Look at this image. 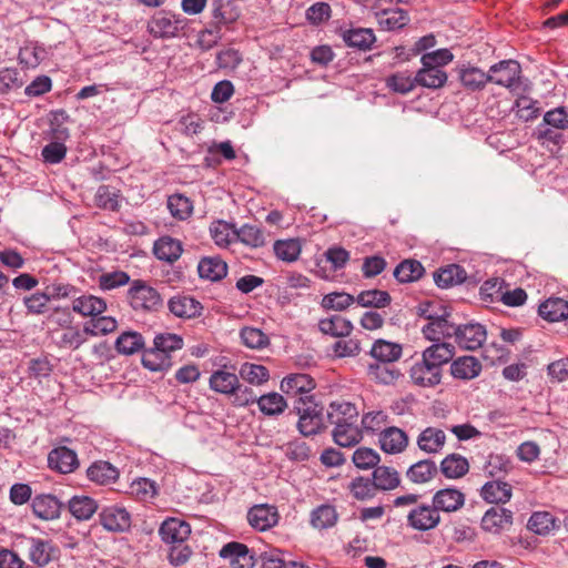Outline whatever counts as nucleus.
Returning <instances> with one entry per match:
<instances>
[{
  "instance_id": "f257e3e1",
  "label": "nucleus",
  "mask_w": 568,
  "mask_h": 568,
  "mask_svg": "<svg viewBox=\"0 0 568 568\" xmlns=\"http://www.w3.org/2000/svg\"><path fill=\"white\" fill-rule=\"evenodd\" d=\"M183 337L175 333H159L153 346L142 353L141 363L150 372H165L173 365L172 353L182 349Z\"/></svg>"
},
{
  "instance_id": "f03ea898",
  "label": "nucleus",
  "mask_w": 568,
  "mask_h": 568,
  "mask_svg": "<svg viewBox=\"0 0 568 568\" xmlns=\"http://www.w3.org/2000/svg\"><path fill=\"white\" fill-rule=\"evenodd\" d=\"M520 64L515 60H504L488 70V82H493L509 90L517 97L515 106H531L526 104V97L523 94L528 91V84L521 79Z\"/></svg>"
},
{
  "instance_id": "7ed1b4c3",
  "label": "nucleus",
  "mask_w": 568,
  "mask_h": 568,
  "mask_svg": "<svg viewBox=\"0 0 568 568\" xmlns=\"http://www.w3.org/2000/svg\"><path fill=\"white\" fill-rule=\"evenodd\" d=\"M323 408L314 400L313 396H302L295 400L290 415L298 417L296 426L303 436H311L326 428Z\"/></svg>"
},
{
  "instance_id": "20e7f679",
  "label": "nucleus",
  "mask_w": 568,
  "mask_h": 568,
  "mask_svg": "<svg viewBox=\"0 0 568 568\" xmlns=\"http://www.w3.org/2000/svg\"><path fill=\"white\" fill-rule=\"evenodd\" d=\"M128 301L134 311H158L163 300L160 293L142 280H134L128 291Z\"/></svg>"
},
{
  "instance_id": "39448f33",
  "label": "nucleus",
  "mask_w": 568,
  "mask_h": 568,
  "mask_svg": "<svg viewBox=\"0 0 568 568\" xmlns=\"http://www.w3.org/2000/svg\"><path fill=\"white\" fill-rule=\"evenodd\" d=\"M187 20L181 14L160 11L148 23L149 32L158 39H170L186 27Z\"/></svg>"
},
{
  "instance_id": "423d86ee",
  "label": "nucleus",
  "mask_w": 568,
  "mask_h": 568,
  "mask_svg": "<svg viewBox=\"0 0 568 568\" xmlns=\"http://www.w3.org/2000/svg\"><path fill=\"white\" fill-rule=\"evenodd\" d=\"M440 521L442 517L432 504L417 505L407 514V525L417 531L435 529Z\"/></svg>"
},
{
  "instance_id": "0eeeda50",
  "label": "nucleus",
  "mask_w": 568,
  "mask_h": 568,
  "mask_svg": "<svg viewBox=\"0 0 568 568\" xmlns=\"http://www.w3.org/2000/svg\"><path fill=\"white\" fill-rule=\"evenodd\" d=\"M28 556L32 564L44 567L54 560L59 555V548L51 539L27 537Z\"/></svg>"
},
{
  "instance_id": "6e6552de",
  "label": "nucleus",
  "mask_w": 568,
  "mask_h": 568,
  "mask_svg": "<svg viewBox=\"0 0 568 568\" xmlns=\"http://www.w3.org/2000/svg\"><path fill=\"white\" fill-rule=\"evenodd\" d=\"M454 338L460 348L476 351L480 348L486 341L487 332L485 326L479 323H467L456 326Z\"/></svg>"
},
{
  "instance_id": "1a4fd4ad",
  "label": "nucleus",
  "mask_w": 568,
  "mask_h": 568,
  "mask_svg": "<svg viewBox=\"0 0 568 568\" xmlns=\"http://www.w3.org/2000/svg\"><path fill=\"white\" fill-rule=\"evenodd\" d=\"M449 317V312L442 308V313L423 326L424 337L434 343H443L442 339L454 337L457 325L450 322Z\"/></svg>"
},
{
  "instance_id": "9d476101",
  "label": "nucleus",
  "mask_w": 568,
  "mask_h": 568,
  "mask_svg": "<svg viewBox=\"0 0 568 568\" xmlns=\"http://www.w3.org/2000/svg\"><path fill=\"white\" fill-rule=\"evenodd\" d=\"M221 558L229 561L232 568H254L255 557L245 544L231 541L225 544L219 551Z\"/></svg>"
},
{
  "instance_id": "9b49d317",
  "label": "nucleus",
  "mask_w": 568,
  "mask_h": 568,
  "mask_svg": "<svg viewBox=\"0 0 568 568\" xmlns=\"http://www.w3.org/2000/svg\"><path fill=\"white\" fill-rule=\"evenodd\" d=\"M465 494L454 487H446L437 490L432 498V505L440 515L456 513L465 505Z\"/></svg>"
},
{
  "instance_id": "f8f14e48",
  "label": "nucleus",
  "mask_w": 568,
  "mask_h": 568,
  "mask_svg": "<svg viewBox=\"0 0 568 568\" xmlns=\"http://www.w3.org/2000/svg\"><path fill=\"white\" fill-rule=\"evenodd\" d=\"M100 523L108 531L124 532L131 527V515L124 507L110 505L102 508Z\"/></svg>"
},
{
  "instance_id": "ddd939ff",
  "label": "nucleus",
  "mask_w": 568,
  "mask_h": 568,
  "mask_svg": "<svg viewBox=\"0 0 568 568\" xmlns=\"http://www.w3.org/2000/svg\"><path fill=\"white\" fill-rule=\"evenodd\" d=\"M191 534V526L175 517L166 518L159 528L161 540L166 545L185 542Z\"/></svg>"
},
{
  "instance_id": "4468645a",
  "label": "nucleus",
  "mask_w": 568,
  "mask_h": 568,
  "mask_svg": "<svg viewBox=\"0 0 568 568\" xmlns=\"http://www.w3.org/2000/svg\"><path fill=\"white\" fill-rule=\"evenodd\" d=\"M412 382L420 387H435L440 384L443 372L423 357L409 369Z\"/></svg>"
},
{
  "instance_id": "2eb2a0df",
  "label": "nucleus",
  "mask_w": 568,
  "mask_h": 568,
  "mask_svg": "<svg viewBox=\"0 0 568 568\" xmlns=\"http://www.w3.org/2000/svg\"><path fill=\"white\" fill-rule=\"evenodd\" d=\"M48 465L52 470L60 474H71L79 467L80 463L73 449L67 446H58L48 454Z\"/></svg>"
},
{
  "instance_id": "dca6fc26",
  "label": "nucleus",
  "mask_w": 568,
  "mask_h": 568,
  "mask_svg": "<svg viewBox=\"0 0 568 568\" xmlns=\"http://www.w3.org/2000/svg\"><path fill=\"white\" fill-rule=\"evenodd\" d=\"M72 121L63 109L52 110L49 113L48 128L43 131L44 140L68 141Z\"/></svg>"
},
{
  "instance_id": "f3484780",
  "label": "nucleus",
  "mask_w": 568,
  "mask_h": 568,
  "mask_svg": "<svg viewBox=\"0 0 568 568\" xmlns=\"http://www.w3.org/2000/svg\"><path fill=\"white\" fill-rule=\"evenodd\" d=\"M31 507L36 517L49 521L60 517L62 503L54 495L39 494L32 498Z\"/></svg>"
},
{
  "instance_id": "a211bd4d",
  "label": "nucleus",
  "mask_w": 568,
  "mask_h": 568,
  "mask_svg": "<svg viewBox=\"0 0 568 568\" xmlns=\"http://www.w3.org/2000/svg\"><path fill=\"white\" fill-rule=\"evenodd\" d=\"M247 521L254 529L265 531L277 524V509L267 504L254 505L247 511Z\"/></svg>"
},
{
  "instance_id": "6ab92c4d",
  "label": "nucleus",
  "mask_w": 568,
  "mask_h": 568,
  "mask_svg": "<svg viewBox=\"0 0 568 568\" xmlns=\"http://www.w3.org/2000/svg\"><path fill=\"white\" fill-rule=\"evenodd\" d=\"M315 383L307 374H292L286 376V407L302 396H312L310 393L314 389Z\"/></svg>"
},
{
  "instance_id": "aec40b11",
  "label": "nucleus",
  "mask_w": 568,
  "mask_h": 568,
  "mask_svg": "<svg viewBox=\"0 0 568 568\" xmlns=\"http://www.w3.org/2000/svg\"><path fill=\"white\" fill-rule=\"evenodd\" d=\"M513 525V513L506 508L493 507L481 518V527L485 531L499 534Z\"/></svg>"
},
{
  "instance_id": "412c9836",
  "label": "nucleus",
  "mask_w": 568,
  "mask_h": 568,
  "mask_svg": "<svg viewBox=\"0 0 568 568\" xmlns=\"http://www.w3.org/2000/svg\"><path fill=\"white\" fill-rule=\"evenodd\" d=\"M87 477L97 485L106 486L118 481L120 471L106 460H95L88 467Z\"/></svg>"
},
{
  "instance_id": "4be33fe9",
  "label": "nucleus",
  "mask_w": 568,
  "mask_h": 568,
  "mask_svg": "<svg viewBox=\"0 0 568 568\" xmlns=\"http://www.w3.org/2000/svg\"><path fill=\"white\" fill-rule=\"evenodd\" d=\"M381 448L388 454H399L408 445L407 434L395 426H388L379 433Z\"/></svg>"
},
{
  "instance_id": "5701e85b",
  "label": "nucleus",
  "mask_w": 568,
  "mask_h": 568,
  "mask_svg": "<svg viewBox=\"0 0 568 568\" xmlns=\"http://www.w3.org/2000/svg\"><path fill=\"white\" fill-rule=\"evenodd\" d=\"M358 410L349 402H333L329 404L326 413V419L331 425L354 424L357 423Z\"/></svg>"
},
{
  "instance_id": "b1692460",
  "label": "nucleus",
  "mask_w": 568,
  "mask_h": 568,
  "mask_svg": "<svg viewBox=\"0 0 568 568\" xmlns=\"http://www.w3.org/2000/svg\"><path fill=\"white\" fill-rule=\"evenodd\" d=\"M339 36L346 45L362 51L369 50L376 40L373 30L367 28L341 29Z\"/></svg>"
},
{
  "instance_id": "393cba45",
  "label": "nucleus",
  "mask_w": 568,
  "mask_h": 568,
  "mask_svg": "<svg viewBox=\"0 0 568 568\" xmlns=\"http://www.w3.org/2000/svg\"><path fill=\"white\" fill-rule=\"evenodd\" d=\"M239 376L235 373L221 368L211 374L209 387L217 394L231 396L239 388Z\"/></svg>"
},
{
  "instance_id": "a878e982",
  "label": "nucleus",
  "mask_w": 568,
  "mask_h": 568,
  "mask_svg": "<svg viewBox=\"0 0 568 568\" xmlns=\"http://www.w3.org/2000/svg\"><path fill=\"white\" fill-rule=\"evenodd\" d=\"M170 312L176 317L191 318L201 314L202 305L194 297L175 295L168 303Z\"/></svg>"
},
{
  "instance_id": "bb28decb",
  "label": "nucleus",
  "mask_w": 568,
  "mask_h": 568,
  "mask_svg": "<svg viewBox=\"0 0 568 568\" xmlns=\"http://www.w3.org/2000/svg\"><path fill=\"white\" fill-rule=\"evenodd\" d=\"M446 443V434L437 427H427L417 437V446L427 454L442 452Z\"/></svg>"
},
{
  "instance_id": "cd10ccee",
  "label": "nucleus",
  "mask_w": 568,
  "mask_h": 568,
  "mask_svg": "<svg viewBox=\"0 0 568 568\" xmlns=\"http://www.w3.org/2000/svg\"><path fill=\"white\" fill-rule=\"evenodd\" d=\"M182 243L171 236H162L154 242L153 253L160 261L173 263L182 255Z\"/></svg>"
},
{
  "instance_id": "c85d7f7f",
  "label": "nucleus",
  "mask_w": 568,
  "mask_h": 568,
  "mask_svg": "<svg viewBox=\"0 0 568 568\" xmlns=\"http://www.w3.org/2000/svg\"><path fill=\"white\" fill-rule=\"evenodd\" d=\"M197 272L201 278L216 282L226 276L227 265L219 256H205L199 262Z\"/></svg>"
},
{
  "instance_id": "c756f323",
  "label": "nucleus",
  "mask_w": 568,
  "mask_h": 568,
  "mask_svg": "<svg viewBox=\"0 0 568 568\" xmlns=\"http://www.w3.org/2000/svg\"><path fill=\"white\" fill-rule=\"evenodd\" d=\"M71 515L80 521L89 520L98 510V503L87 495H75L68 501Z\"/></svg>"
},
{
  "instance_id": "7c9ffc66",
  "label": "nucleus",
  "mask_w": 568,
  "mask_h": 568,
  "mask_svg": "<svg viewBox=\"0 0 568 568\" xmlns=\"http://www.w3.org/2000/svg\"><path fill=\"white\" fill-rule=\"evenodd\" d=\"M481 372L480 362L474 356H462L453 361L450 374L453 377L464 381L476 378Z\"/></svg>"
},
{
  "instance_id": "2f4dec72",
  "label": "nucleus",
  "mask_w": 568,
  "mask_h": 568,
  "mask_svg": "<svg viewBox=\"0 0 568 568\" xmlns=\"http://www.w3.org/2000/svg\"><path fill=\"white\" fill-rule=\"evenodd\" d=\"M455 355V347L449 343H434L422 353V357L443 372V366Z\"/></svg>"
},
{
  "instance_id": "473e14b6",
  "label": "nucleus",
  "mask_w": 568,
  "mask_h": 568,
  "mask_svg": "<svg viewBox=\"0 0 568 568\" xmlns=\"http://www.w3.org/2000/svg\"><path fill=\"white\" fill-rule=\"evenodd\" d=\"M467 278L465 268L458 264H449L434 273V281L440 288L462 284Z\"/></svg>"
},
{
  "instance_id": "72a5a7b5",
  "label": "nucleus",
  "mask_w": 568,
  "mask_h": 568,
  "mask_svg": "<svg viewBox=\"0 0 568 568\" xmlns=\"http://www.w3.org/2000/svg\"><path fill=\"white\" fill-rule=\"evenodd\" d=\"M438 474V467L432 459H422L413 464L406 471V477L414 484H426Z\"/></svg>"
},
{
  "instance_id": "f704fd0d",
  "label": "nucleus",
  "mask_w": 568,
  "mask_h": 568,
  "mask_svg": "<svg viewBox=\"0 0 568 568\" xmlns=\"http://www.w3.org/2000/svg\"><path fill=\"white\" fill-rule=\"evenodd\" d=\"M72 310L82 316H91L93 318L106 310V303L103 298L94 295H81L74 297Z\"/></svg>"
},
{
  "instance_id": "c9c22d12",
  "label": "nucleus",
  "mask_w": 568,
  "mask_h": 568,
  "mask_svg": "<svg viewBox=\"0 0 568 568\" xmlns=\"http://www.w3.org/2000/svg\"><path fill=\"white\" fill-rule=\"evenodd\" d=\"M440 473L448 479L464 477L469 470V463L466 457L453 453L447 455L439 465Z\"/></svg>"
},
{
  "instance_id": "e433bc0d",
  "label": "nucleus",
  "mask_w": 568,
  "mask_h": 568,
  "mask_svg": "<svg viewBox=\"0 0 568 568\" xmlns=\"http://www.w3.org/2000/svg\"><path fill=\"white\" fill-rule=\"evenodd\" d=\"M145 341L141 333L135 331L122 332L115 339L114 347L121 355H133L144 351Z\"/></svg>"
},
{
  "instance_id": "4c0bfd02",
  "label": "nucleus",
  "mask_w": 568,
  "mask_h": 568,
  "mask_svg": "<svg viewBox=\"0 0 568 568\" xmlns=\"http://www.w3.org/2000/svg\"><path fill=\"white\" fill-rule=\"evenodd\" d=\"M538 313L548 322H559L568 317V302L560 297H549L539 305Z\"/></svg>"
},
{
  "instance_id": "58836bf2",
  "label": "nucleus",
  "mask_w": 568,
  "mask_h": 568,
  "mask_svg": "<svg viewBox=\"0 0 568 568\" xmlns=\"http://www.w3.org/2000/svg\"><path fill=\"white\" fill-rule=\"evenodd\" d=\"M403 348L400 344L392 343L385 339H377L372 348L371 356L378 363H394L402 356Z\"/></svg>"
},
{
  "instance_id": "ea45409f",
  "label": "nucleus",
  "mask_w": 568,
  "mask_h": 568,
  "mask_svg": "<svg viewBox=\"0 0 568 568\" xmlns=\"http://www.w3.org/2000/svg\"><path fill=\"white\" fill-rule=\"evenodd\" d=\"M318 328L325 335H331L333 337H346L352 333L353 324L341 315H333L321 320L318 322Z\"/></svg>"
},
{
  "instance_id": "a19ab883",
  "label": "nucleus",
  "mask_w": 568,
  "mask_h": 568,
  "mask_svg": "<svg viewBox=\"0 0 568 568\" xmlns=\"http://www.w3.org/2000/svg\"><path fill=\"white\" fill-rule=\"evenodd\" d=\"M334 426L335 427L332 432V435L335 444H337L338 446L352 447L361 442L362 432L359 430L357 423H346L344 425L336 424Z\"/></svg>"
},
{
  "instance_id": "79ce46f5",
  "label": "nucleus",
  "mask_w": 568,
  "mask_h": 568,
  "mask_svg": "<svg viewBox=\"0 0 568 568\" xmlns=\"http://www.w3.org/2000/svg\"><path fill=\"white\" fill-rule=\"evenodd\" d=\"M481 497L493 504H505L511 498V486L508 483L493 480L481 488Z\"/></svg>"
},
{
  "instance_id": "37998d69",
  "label": "nucleus",
  "mask_w": 568,
  "mask_h": 568,
  "mask_svg": "<svg viewBox=\"0 0 568 568\" xmlns=\"http://www.w3.org/2000/svg\"><path fill=\"white\" fill-rule=\"evenodd\" d=\"M447 73L438 68L422 67L416 72L417 85L428 89H439L447 82Z\"/></svg>"
},
{
  "instance_id": "c03bdc74",
  "label": "nucleus",
  "mask_w": 568,
  "mask_h": 568,
  "mask_svg": "<svg viewBox=\"0 0 568 568\" xmlns=\"http://www.w3.org/2000/svg\"><path fill=\"white\" fill-rule=\"evenodd\" d=\"M372 480L376 490H393L400 484L397 470L387 466L375 467Z\"/></svg>"
},
{
  "instance_id": "a18cd8bd",
  "label": "nucleus",
  "mask_w": 568,
  "mask_h": 568,
  "mask_svg": "<svg viewBox=\"0 0 568 568\" xmlns=\"http://www.w3.org/2000/svg\"><path fill=\"white\" fill-rule=\"evenodd\" d=\"M425 270L420 262L416 260H405L394 270L395 278L400 283H409L419 280Z\"/></svg>"
},
{
  "instance_id": "49530a36",
  "label": "nucleus",
  "mask_w": 568,
  "mask_h": 568,
  "mask_svg": "<svg viewBox=\"0 0 568 568\" xmlns=\"http://www.w3.org/2000/svg\"><path fill=\"white\" fill-rule=\"evenodd\" d=\"M367 374L371 379L389 385L398 379L400 376L399 369L390 366V363H374L367 366Z\"/></svg>"
},
{
  "instance_id": "de8ad7c7",
  "label": "nucleus",
  "mask_w": 568,
  "mask_h": 568,
  "mask_svg": "<svg viewBox=\"0 0 568 568\" xmlns=\"http://www.w3.org/2000/svg\"><path fill=\"white\" fill-rule=\"evenodd\" d=\"M390 301L388 292L382 290L363 291L355 297V302L362 307L382 308L388 306Z\"/></svg>"
},
{
  "instance_id": "09e8293b",
  "label": "nucleus",
  "mask_w": 568,
  "mask_h": 568,
  "mask_svg": "<svg viewBox=\"0 0 568 568\" xmlns=\"http://www.w3.org/2000/svg\"><path fill=\"white\" fill-rule=\"evenodd\" d=\"M377 18L381 28L387 31L402 29L409 21L407 13L402 9L384 10Z\"/></svg>"
},
{
  "instance_id": "8fccbe9b",
  "label": "nucleus",
  "mask_w": 568,
  "mask_h": 568,
  "mask_svg": "<svg viewBox=\"0 0 568 568\" xmlns=\"http://www.w3.org/2000/svg\"><path fill=\"white\" fill-rule=\"evenodd\" d=\"M235 240L250 247H261L265 243V237L260 226L248 223L236 229Z\"/></svg>"
},
{
  "instance_id": "3c124183",
  "label": "nucleus",
  "mask_w": 568,
  "mask_h": 568,
  "mask_svg": "<svg viewBox=\"0 0 568 568\" xmlns=\"http://www.w3.org/2000/svg\"><path fill=\"white\" fill-rule=\"evenodd\" d=\"M527 527L537 535H547L556 529L557 525L555 517L550 513L536 511L530 516Z\"/></svg>"
},
{
  "instance_id": "603ef678",
  "label": "nucleus",
  "mask_w": 568,
  "mask_h": 568,
  "mask_svg": "<svg viewBox=\"0 0 568 568\" xmlns=\"http://www.w3.org/2000/svg\"><path fill=\"white\" fill-rule=\"evenodd\" d=\"M239 375L251 385H261L268 381V369L260 364L243 363L240 366Z\"/></svg>"
},
{
  "instance_id": "864d4df0",
  "label": "nucleus",
  "mask_w": 568,
  "mask_h": 568,
  "mask_svg": "<svg viewBox=\"0 0 568 568\" xmlns=\"http://www.w3.org/2000/svg\"><path fill=\"white\" fill-rule=\"evenodd\" d=\"M168 209L172 216L181 221L189 219L193 212L191 200L180 193H175L169 196Z\"/></svg>"
},
{
  "instance_id": "5fc2aeb1",
  "label": "nucleus",
  "mask_w": 568,
  "mask_h": 568,
  "mask_svg": "<svg viewBox=\"0 0 568 568\" xmlns=\"http://www.w3.org/2000/svg\"><path fill=\"white\" fill-rule=\"evenodd\" d=\"M508 285L503 278L494 277L485 281L479 288L481 302L495 303L500 302L504 288Z\"/></svg>"
},
{
  "instance_id": "6e6d98bb",
  "label": "nucleus",
  "mask_w": 568,
  "mask_h": 568,
  "mask_svg": "<svg viewBox=\"0 0 568 568\" xmlns=\"http://www.w3.org/2000/svg\"><path fill=\"white\" fill-rule=\"evenodd\" d=\"M337 521V513L331 505H322L314 509L311 515V523L317 529H327Z\"/></svg>"
},
{
  "instance_id": "4d7b16f0",
  "label": "nucleus",
  "mask_w": 568,
  "mask_h": 568,
  "mask_svg": "<svg viewBox=\"0 0 568 568\" xmlns=\"http://www.w3.org/2000/svg\"><path fill=\"white\" fill-rule=\"evenodd\" d=\"M235 225L224 221H217L210 227L211 236L219 246L230 245L235 240Z\"/></svg>"
},
{
  "instance_id": "13d9d810",
  "label": "nucleus",
  "mask_w": 568,
  "mask_h": 568,
  "mask_svg": "<svg viewBox=\"0 0 568 568\" xmlns=\"http://www.w3.org/2000/svg\"><path fill=\"white\" fill-rule=\"evenodd\" d=\"M242 343L252 349H262L270 343L268 336L260 328L245 326L240 331Z\"/></svg>"
},
{
  "instance_id": "bf43d9fd",
  "label": "nucleus",
  "mask_w": 568,
  "mask_h": 568,
  "mask_svg": "<svg viewBox=\"0 0 568 568\" xmlns=\"http://www.w3.org/2000/svg\"><path fill=\"white\" fill-rule=\"evenodd\" d=\"M118 322L112 316H94L85 323V332L91 336L106 335L116 329Z\"/></svg>"
},
{
  "instance_id": "052dcab7",
  "label": "nucleus",
  "mask_w": 568,
  "mask_h": 568,
  "mask_svg": "<svg viewBox=\"0 0 568 568\" xmlns=\"http://www.w3.org/2000/svg\"><path fill=\"white\" fill-rule=\"evenodd\" d=\"M49 143L41 150V156L44 163L58 164L63 161L67 155V141L48 140Z\"/></svg>"
},
{
  "instance_id": "680f3d73",
  "label": "nucleus",
  "mask_w": 568,
  "mask_h": 568,
  "mask_svg": "<svg viewBox=\"0 0 568 568\" xmlns=\"http://www.w3.org/2000/svg\"><path fill=\"white\" fill-rule=\"evenodd\" d=\"M348 489L353 497L357 500L371 499L376 494V488L373 480L362 476L354 478L349 483Z\"/></svg>"
},
{
  "instance_id": "e2e57ef3",
  "label": "nucleus",
  "mask_w": 568,
  "mask_h": 568,
  "mask_svg": "<svg viewBox=\"0 0 568 568\" xmlns=\"http://www.w3.org/2000/svg\"><path fill=\"white\" fill-rule=\"evenodd\" d=\"M386 84L392 91L405 94L417 85V81L416 75L412 77L407 72H397L386 79Z\"/></svg>"
},
{
  "instance_id": "0e129e2a",
  "label": "nucleus",
  "mask_w": 568,
  "mask_h": 568,
  "mask_svg": "<svg viewBox=\"0 0 568 568\" xmlns=\"http://www.w3.org/2000/svg\"><path fill=\"white\" fill-rule=\"evenodd\" d=\"M95 204L100 209L115 212L120 206L119 194L113 187L109 185H101L98 187L95 193Z\"/></svg>"
},
{
  "instance_id": "69168bd1",
  "label": "nucleus",
  "mask_w": 568,
  "mask_h": 568,
  "mask_svg": "<svg viewBox=\"0 0 568 568\" xmlns=\"http://www.w3.org/2000/svg\"><path fill=\"white\" fill-rule=\"evenodd\" d=\"M87 335L89 334L85 332V324L82 331L75 327H68L60 336L59 346L69 349H78L87 342Z\"/></svg>"
},
{
  "instance_id": "338daca9",
  "label": "nucleus",
  "mask_w": 568,
  "mask_h": 568,
  "mask_svg": "<svg viewBox=\"0 0 568 568\" xmlns=\"http://www.w3.org/2000/svg\"><path fill=\"white\" fill-rule=\"evenodd\" d=\"M256 403L260 410L268 416L282 413L284 407L283 396L274 392L257 397Z\"/></svg>"
},
{
  "instance_id": "774afa93",
  "label": "nucleus",
  "mask_w": 568,
  "mask_h": 568,
  "mask_svg": "<svg viewBox=\"0 0 568 568\" xmlns=\"http://www.w3.org/2000/svg\"><path fill=\"white\" fill-rule=\"evenodd\" d=\"M355 302V297L345 292H334L324 295L322 307L326 310L344 311Z\"/></svg>"
}]
</instances>
